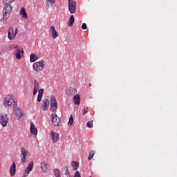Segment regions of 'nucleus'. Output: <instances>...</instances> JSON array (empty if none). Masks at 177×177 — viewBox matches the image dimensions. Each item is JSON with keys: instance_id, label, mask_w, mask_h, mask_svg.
Returning <instances> with one entry per match:
<instances>
[{"instance_id": "f257e3e1", "label": "nucleus", "mask_w": 177, "mask_h": 177, "mask_svg": "<svg viewBox=\"0 0 177 177\" xmlns=\"http://www.w3.org/2000/svg\"><path fill=\"white\" fill-rule=\"evenodd\" d=\"M3 106L4 107H12H12H16L17 106V100L12 95H7L4 97Z\"/></svg>"}, {"instance_id": "f03ea898", "label": "nucleus", "mask_w": 177, "mask_h": 177, "mask_svg": "<svg viewBox=\"0 0 177 177\" xmlns=\"http://www.w3.org/2000/svg\"><path fill=\"white\" fill-rule=\"evenodd\" d=\"M11 50H15L13 51V55L15 56L16 59H18V60H20L21 59V55L24 53V51L23 50V48H21L19 47L17 45H12L10 46Z\"/></svg>"}, {"instance_id": "7ed1b4c3", "label": "nucleus", "mask_w": 177, "mask_h": 177, "mask_svg": "<svg viewBox=\"0 0 177 177\" xmlns=\"http://www.w3.org/2000/svg\"><path fill=\"white\" fill-rule=\"evenodd\" d=\"M12 5L10 4H4V8L3 10V19L8 20L10 17V12H12Z\"/></svg>"}, {"instance_id": "20e7f679", "label": "nucleus", "mask_w": 177, "mask_h": 177, "mask_svg": "<svg viewBox=\"0 0 177 177\" xmlns=\"http://www.w3.org/2000/svg\"><path fill=\"white\" fill-rule=\"evenodd\" d=\"M28 157H30V152L24 147H22L21 151V161L22 164H25V162L28 161Z\"/></svg>"}, {"instance_id": "39448f33", "label": "nucleus", "mask_w": 177, "mask_h": 177, "mask_svg": "<svg viewBox=\"0 0 177 177\" xmlns=\"http://www.w3.org/2000/svg\"><path fill=\"white\" fill-rule=\"evenodd\" d=\"M34 89L39 91L37 95V102H41L42 100V96L44 95V88L39 89V83L37 80L34 81Z\"/></svg>"}, {"instance_id": "423d86ee", "label": "nucleus", "mask_w": 177, "mask_h": 177, "mask_svg": "<svg viewBox=\"0 0 177 177\" xmlns=\"http://www.w3.org/2000/svg\"><path fill=\"white\" fill-rule=\"evenodd\" d=\"M50 111H53V113L56 112V110H57V100H56V97L55 96H52L50 98Z\"/></svg>"}, {"instance_id": "0eeeda50", "label": "nucleus", "mask_w": 177, "mask_h": 177, "mask_svg": "<svg viewBox=\"0 0 177 177\" xmlns=\"http://www.w3.org/2000/svg\"><path fill=\"white\" fill-rule=\"evenodd\" d=\"M32 67L35 71H42V70H44V67H45V64H44V60L34 63Z\"/></svg>"}, {"instance_id": "6e6552de", "label": "nucleus", "mask_w": 177, "mask_h": 177, "mask_svg": "<svg viewBox=\"0 0 177 177\" xmlns=\"http://www.w3.org/2000/svg\"><path fill=\"white\" fill-rule=\"evenodd\" d=\"M8 122H9V118L8 117V115L5 113H1L0 124H1L2 127H6Z\"/></svg>"}, {"instance_id": "1a4fd4ad", "label": "nucleus", "mask_w": 177, "mask_h": 177, "mask_svg": "<svg viewBox=\"0 0 177 177\" xmlns=\"http://www.w3.org/2000/svg\"><path fill=\"white\" fill-rule=\"evenodd\" d=\"M18 30L17 28H15V30H13V28H10L8 30V36L9 39L12 41L16 38V35H17Z\"/></svg>"}, {"instance_id": "9d476101", "label": "nucleus", "mask_w": 177, "mask_h": 177, "mask_svg": "<svg viewBox=\"0 0 177 177\" xmlns=\"http://www.w3.org/2000/svg\"><path fill=\"white\" fill-rule=\"evenodd\" d=\"M52 123L54 127H60V118L57 117V115L53 113L51 115Z\"/></svg>"}, {"instance_id": "9b49d317", "label": "nucleus", "mask_w": 177, "mask_h": 177, "mask_svg": "<svg viewBox=\"0 0 177 177\" xmlns=\"http://www.w3.org/2000/svg\"><path fill=\"white\" fill-rule=\"evenodd\" d=\"M68 10L71 15H73V13H75V12H77V3L75 1L68 3Z\"/></svg>"}, {"instance_id": "f8f14e48", "label": "nucleus", "mask_w": 177, "mask_h": 177, "mask_svg": "<svg viewBox=\"0 0 177 177\" xmlns=\"http://www.w3.org/2000/svg\"><path fill=\"white\" fill-rule=\"evenodd\" d=\"M13 111L15 114V116L17 117L19 120H20V118L23 117V111H21V109L17 106H17H13Z\"/></svg>"}, {"instance_id": "ddd939ff", "label": "nucleus", "mask_w": 177, "mask_h": 177, "mask_svg": "<svg viewBox=\"0 0 177 177\" xmlns=\"http://www.w3.org/2000/svg\"><path fill=\"white\" fill-rule=\"evenodd\" d=\"M50 34H51L53 39H56L59 37V32L56 31V28L53 26L50 27Z\"/></svg>"}, {"instance_id": "4468645a", "label": "nucleus", "mask_w": 177, "mask_h": 177, "mask_svg": "<svg viewBox=\"0 0 177 177\" xmlns=\"http://www.w3.org/2000/svg\"><path fill=\"white\" fill-rule=\"evenodd\" d=\"M50 138L53 143H56V142H57V140H59V133L54 131H51Z\"/></svg>"}, {"instance_id": "2eb2a0df", "label": "nucleus", "mask_w": 177, "mask_h": 177, "mask_svg": "<svg viewBox=\"0 0 177 177\" xmlns=\"http://www.w3.org/2000/svg\"><path fill=\"white\" fill-rule=\"evenodd\" d=\"M34 167V162H30L25 169V174L28 176V174L32 171Z\"/></svg>"}, {"instance_id": "dca6fc26", "label": "nucleus", "mask_w": 177, "mask_h": 177, "mask_svg": "<svg viewBox=\"0 0 177 177\" xmlns=\"http://www.w3.org/2000/svg\"><path fill=\"white\" fill-rule=\"evenodd\" d=\"M41 169L44 174H47L48 169V163L46 162H43L41 163Z\"/></svg>"}, {"instance_id": "f3484780", "label": "nucleus", "mask_w": 177, "mask_h": 177, "mask_svg": "<svg viewBox=\"0 0 177 177\" xmlns=\"http://www.w3.org/2000/svg\"><path fill=\"white\" fill-rule=\"evenodd\" d=\"M10 172L11 176H15V175H16V163H12V166L10 167Z\"/></svg>"}, {"instance_id": "a211bd4d", "label": "nucleus", "mask_w": 177, "mask_h": 177, "mask_svg": "<svg viewBox=\"0 0 177 177\" xmlns=\"http://www.w3.org/2000/svg\"><path fill=\"white\" fill-rule=\"evenodd\" d=\"M20 15L22 19H28V16H27V12H26V8H22L20 10Z\"/></svg>"}, {"instance_id": "6ab92c4d", "label": "nucleus", "mask_w": 177, "mask_h": 177, "mask_svg": "<svg viewBox=\"0 0 177 177\" xmlns=\"http://www.w3.org/2000/svg\"><path fill=\"white\" fill-rule=\"evenodd\" d=\"M49 107V100H44L43 102V104L41 106L42 110H47Z\"/></svg>"}, {"instance_id": "aec40b11", "label": "nucleus", "mask_w": 177, "mask_h": 177, "mask_svg": "<svg viewBox=\"0 0 177 177\" xmlns=\"http://www.w3.org/2000/svg\"><path fill=\"white\" fill-rule=\"evenodd\" d=\"M30 132L32 135H37L38 133V129L34 126V123H31L30 124Z\"/></svg>"}, {"instance_id": "412c9836", "label": "nucleus", "mask_w": 177, "mask_h": 177, "mask_svg": "<svg viewBox=\"0 0 177 177\" xmlns=\"http://www.w3.org/2000/svg\"><path fill=\"white\" fill-rule=\"evenodd\" d=\"M74 15H71L68 21V27H73V25L74 24Z\"/></svg>"}, {"instance_id": "4be33fe9", "label": "nucleus", "mask_w": 177, "mask_h": 177, "mask_svg": "<svg viewBox=\"0 0 177 177\" xmlns=\"http://www.w3.org/2000/svg\"><path fill=\"white\" fill-rule=\"evenodd\" d=\"M80 100H81V98L80 97V95L78 94H76L73 97V102H74L75 104H80Z\"/></svg>"}, {"instance_id": "5701e85b", "label": "nucleus", "mask_w": 177, "mask_h": 177, "mask_svg": "<svg viewBox=\"0 0 177 177\" xmlns=\"http://www.w3.org/2000/svg\"><path fill=\"white\" fill-rule=\"evenodd\" d=\"M36 60H38V57L36 54H31L30 57V61L31 63H34Z\"/></svg>"}, {"instance_id": "b1692460", "label": "nucleus", "mask_w": 177, "mask_h": 177, "mask_svg": "<svg viewBox=\"0 0 177 177\" xmlns=\"http://www.w3.org/2000/svg\"><path fill=\"white\" fill-rule=\"evenodd\" d=\"M71 165L75 171H77L78 169V167H80V163L77 162L75 161H73L71 162Z\"/></svg>"}, {"instance_id": "393cba45", "label": "nucleus", "mask_w": 177, "mask_h": 177, "mask_svg": "<svg viewBox=\"0 0 177 177\" xmlns=\"http://www.w3.org/2000/svg\"><path fill=\"white\" fill-rule=\"evenodd\" d=\"M54 175L56 177H62V173L59 169H54Z\"/></svg>"}, {"instance_id": "a878e982", "label": "nucleus", "mask_w": 177, "mask_h": 177, "mask_svg": "<svg viewBox=\"0 0 177 177\" xmlns=\"http://www.w3.org/2000/svg\"><path fill=\"white\" fill-rule=\"evenodd\" d=\"M55 2H56V0H46V5L48 7L52 6V5H53V3H55Z\"/></svg>"}, {"instance_id": "bb28decb", "label": "nucleus", "mask_w": 177, "mask_h": 177, "mask_svg": "<svg viewBox=\"0 0 177 177\" xmlns=\"http://www.w3.org/2000/svg\"><path fill=\"white\" fill-rule=\"evenodd\" d=\"M94 156H95V151H93V150L90 151L89 155L88 157V160L91 161V160H92V158H93Z\"/></svg>"}, {"instance_id": "cd10ccee", "label": "nucleus", "mask_w": 177, "mask_h": 177, "mask_svg": "<svg viewBox=\"0 0 177 177\" xmlns=\"http://www.w3.org/2000/svg\"><path fill=\"white\" fill-rule=\"evenodd\" d=\"M13 2H15V0H3V5H8L13 3Z\"/></svg>"}, {"instance_id": "c85d7f7f", "label": "nucleus", "mask_w": 177, "mask_h": 177, "mask_svg": "<svg viewBox=\"0 0 177 177\" xmlns=\"http://www.w3.org/2000/svg\"><path fill=\"white\" fill-rule=\"evenodd\" d=\"M86 127L87 128H93V120L87 122Z\"/></svg>"}, {"instance_id": "c756f323", "label": "nucleus", "mask_w": 177, "mask_h": 177, "mask_svg": "<svg viewBox=\"0 0 177 177\" xmlns=\"http://www.w3.org/2000/svg\"><path fill=\"white\" fill-rule=\"evenodd\" d=\"M73 123H74V118H73V115H71V117H70L69 121H68V125H70V127H71V125H73Z\"/></svg>"}, {"instance_id": "7c9ffc66", "label": "nucleus", "mask_w": 177, "mask_h": 177, "mask_svg": "<svg viewBox=\"0 0 177 177\" xmlns=\"http://www.w3.org/2000/svg\"><path fill=\"white\" fill-rule=\"evenodd\" d=\"M82 30H86V28H88V26H86V24L83 23L82 25Z\"/></svg>"}, {"instance_id": "2f4dec72", "label": "nucleus", "mask_w": 177, "mask_h": 177, "mask_svg": "<svg viewBox=\"0 0 177 177\" xmlns=\"http://www.w3.org/2000/svg\"><path fill=\"white\" fill-rule=\"evenodd\" d=\"M74 177H81V174H80V171H77L75 173Z\"/></svg>"}, {"instance_id": "473e14b6", "label": "nucleus", "mask_w": 177, "mask_h": 177, "mask_svg": "<svg viewBox=\"0 0 177 177\" xmlns=\"http://www.w3.org/2000/svg\"><path fill=\"white\" fill-rule=\"evenodd\" d=\"M88 113V108H84L83 111V115H85Z\"/></svg>"}, {"instance_id": "72a5a7b5", "label": "nucleus", "mask_w": 177, "mask_h": 177, "mask_svg": "<svg viewBox=\"0 0 177 177\" xmlns=\"http://www.w3.org/2000/svg\"><path fill=\"white\" fill-rule=\"evenodd\" d=\"M66 175H68V174H70V172L68 171V168L66 167V171H65Z\"/></svg>"}, {"instance_id": "f704fd0d", "label": "nucleus", "mask_w": 177, "mask_h": 177, "mask_svg": "<svg viewBox=\"0 0 177 177\" xmlns=\"http://www.w3.org/2000/svg\"><path fill=\"white\" fill-rule=\"evenodd\" d=\"M37 92H38V90L34 88V90H33V95H37Z\"/></svg>"}, {"instance_id": "c9c22d12", "label": "nucleus", "mask_w": 177, "mask_h": 177, "mask_svg": "<svg viewBox=\"0 0 177 177\" xmlns=\"http://www.w3.org/2000/svg\"><path fill=\"white\" fill-rule=\"evenodd\" d=\"M74 2V0H68V3Z\"/></svg>"}, {"instance_id": "e433bc0d", "label": "nucleus", "mask_w": 177, "mask_h": 177, "mask_svg": "<svg viewBox=\"0 0 177 177\" xmlns=\"http://www.w3.org/2000/svg\"><path fill=\"white\" fill-rule=\"evenodd\" d=\"M28 176L27 174H24L22 177H26Z\"/></svg>"}, {"instance_id": "4c0bfd02", "label": "nucleus", "mask_w": 177, "mask_h": 177, "mask_svg": "<svg viewBox=\"0 0 177 177\" xmlns=\"http://www.w3.org/2000/svg\"><path fill=\"white\" fill-rule=\"evenodd\" d=\"M89 86H92V84L89 83Z\"/></svg>"}, {"instance_id": "58836bf2", "label": "nucleus", "mask_w": 177, "mask_h": 177, "mask_svg": "<svg viewBox=\"0 0 177 177\" xmlns=\"http://www.w3.org/2000/svg\"><path fill=\"white\" fill-rule=\"evenodd\" d=\"M90 177H92L91 176H90Z\"/></svg>"}]
</instances>
